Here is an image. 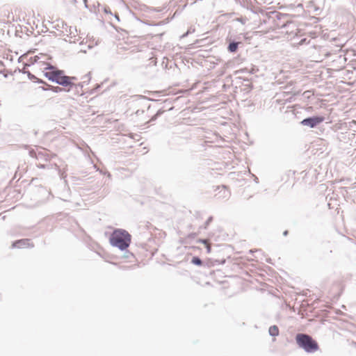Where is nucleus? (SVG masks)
<instances>
[{"label": "nucleus", "instance_id": "7ed1b4c3", "mask_svg": "<svg viewBox=\"0 0 356 356\" xmlns=\"http://www.w3.org/2000/svg\"><path fill=\"white\" fill-rule=\"evenodd\" d=\"M296 341L298 346L307 353H314L319 348L317 341L306 334H298L296 337Z\"/></svg>", "mask_w": 356, "mask_h": 356}, {"label": "nucleus", "instance_id": "39448f33", "mask_svg": "<svg viewBox=\"0 0 356 356\" xmlns=\"http://www.w3.org/2000/svg\"><path fill=\"white\" fill-rule=\"evenodd\" d=\"M323 121H324L323 117L316 116V117L306 118L301 122V124L302 125L308 126L311 128H314L316 125L319 124L320 123H321Z\"/></svg>", "mask_w": 356, "mask_h": 356}, {"label": "nucleus", "instance_id": "0eeeda50", "mask_svg": "<svg viewBox=\"0 0 356 356\" xmlns=\"http://www.w3.org/2000/svg\"><path fill=\"white\" fill-rule=\"evenodd\" d=\"M198 242L204 244L205 247L207 248V252L208 254L211 253V243H209V240H207V239H199Z\"/></svg>", "mask_w": 356, "mask_h": 356}, {"label": "nucleus", "instance_id": "9d476101", "mask_svg": "<svg viewBox=\"0 0 356 356\" xmlns=\"http://www.w3.org/2000/svg\"><path fill=\"white\" fill-rule=\"evenodd\" d=\"M191 262L197 266H201L202 264V261H201V259L196 257L192 259Z\"/></svg>", "mask_w": 356, "mask_h": 356}, {"label": "nucleus", "instance_id": "6e6552de", "mask_svg": "<svg viewBox=\"0 0 356 356\" xmlns=\"http://www.w3.org/2000/svg\"><path fill=\"white\" fill-rule=\"evenodd\" d=\"M279 329L277 327V326L276 325H273V326H270V328H269V334L271 335V336H273V337H275V336H277L279 334Z\"/></svg>", "mask_w": 356, "mask_h": 356}, {"label": "nucleus", "instance_id": "f03ea898", "mask_svg": "<svg viewBox=\"0 0 356 356\" xmlns=\"http://www.w3.org/2000/svg\"><path fill=\"white\" fill-rule=\"evenodd\" d=\"M109 241L113 246L125 250L130 245L131 236L124 229H117L111 234Z\"/></svg>", "mask_w": 356, "mask_h": 356}, {"label": "nucleus", "instance_id": "1a4fd4ad", "mask_svg": "<svg viewBox=\"0 0 356 356\" xmlns=\"http://www.w3.org/2000/svg\"><path fill=\"white\" fill-rule=\"evenodd\" d=\"M238 48V43L232 42L229 44L228 49L231 52H234Z\"/></svg>", "mask_w": 356, "mask_h": 356}, {"label": "nucleus", "instance_id": "423d86ee", "mask_svg": "<svg viewBox=\"0 0 356 356\" xmlns=\"http://www.w3.org/2000/svg\"><path fill=\"white\" fill-rule=\"evenodd\" d=\"M13 247L22 248H33V244L31 242L29 239H21L15 241L13 244Z\"/></svg>", "mask_w": 356, "mask_h": 356}, {"label": "nucleus", "instance_id": "20e7f679", "mask_svg": "<svg viewBox=\"0 0 356 356\" xmlns=\"http://www.w3.org/2000/svg\"><path fill=\"white\" fill-rule=\"evenodd\" d=\"M23 14L24 12L19 8H15L14 10L8 11L5 22L7 24H11L13 22H21L20 16L23 15Z\"/></svg>", "mask_w": 356, "mask_h": 356}, {"label": "nucleus", "instance_id": "f8f14e48", "mask_svg": "<svg viewBox=\"0 0 356 356\" xmlns=\"http://www.w3.org/2000/svg\"><path fill=\"white\" fill-rule=\"evenodd\" d=\"M56 88H58V90H55V91H56V92H58V90H59V91L62 90V89H61V88H58V87H57Z\"/></svg>", "mask_w": 356, "mask_h": 356}, {"label": "nucleus", "instance_id": "f257e3e1", "mask_svg": "<svg viewBox=\"0 0 356 356\" xmlns=\"http://www.w3.org/2000/svg\"><path fill=\"white\" fill-rule=\"evenodd\" d=\"M45 69L50 70L45 72V76L49 81L62 86L65 91L69 92L77 87L78 79L76 77L66 76L63 71L53 70L52 67H47Z\"/></svg>", "mask_w": 356, "mask_h": 356}, {"label": "nucleus", "instance_id": "9b49d317", "mask_svg": "<svg viewBox=\"0 0 356 356\" xmlns=\"http://www.w3.org/2000/svg\"><path fill=\"white\" fill-rule=\"evenodd\" d=\"M220 192H223V193H226L227 195L229 194V192L225 189V188H222L221 191H220Z\"/></svg>", "mask_w": 356, "mask_h": 356}]
</instances>
